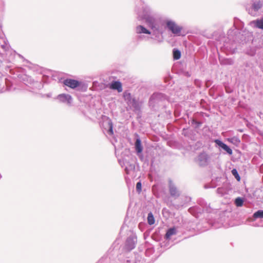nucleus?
<instances>
[{
    "instance_id": "16",
    "label": "nucleus",
    "mask_w": 263,
    "mask_h": 263,
    "mask_svg": "<svg viewBox=\"0 0 263 263\" xmlns=\"http://www.w3.org/2000/svg\"><path fill=\"white\" fill-rule=\"evenodd\" d=\"M135 148L138 153H141L143 150V147L141 143V140L139 138L136 139L135 142Z\"/></svg>"
},
{
    "instance_id": "27",
    "label": "nucleus",
    "mask_w": 263,
    "mask_h": 263,
    "mask_svg": "<svg viewBox=\"0 0 263 263\" xmlns=\"http://www.w3.org/2000/svg\"><path fill=\"white\" fill-rule=\"evenodd\" d=\"M214 142L217 146L221 147V148H223L226 145L225 143H224L221 140L218 139L215 140Z\"/></svg>"
},
{
    "instance_id": "2",
    "label": "nucleus",
    "mask_w": 263,
    "mask_h": 263,
    "mask_svg": "<svg viewBox=\"0 0 263 263\" xmlns=\"http://www.w3.org/2000/svg\"><path fill=\"white\" fill-rule=\"evenodd\" d=\"M166 26L168 29L174 34L179 35L182 30V28L178 26L174 21H167Z\"/></svg>"
},
{
    "instance_id": "17",
    "label": "nucleus",
    "mask_w": 263,
    "mask_h": 263,
    "mask_svg": "<svg viewBox=\"0 0 263 263\" xmlns=\"http://www.w3.org/2000/svg\"><path fill=\"white\" fill-rule=\"evenodd\" d=\"M221 64L222 65H232L234 61L231 59H219Z\"/></svg>"
},
{
    "instance_id": "14",
    "label": "nucleus",
    "mask_w": 263,
    "mask_h": 263,
    "mask_svg": "<svg viewBox=\"0 0 263 263\" xmlns=\"http://www.w3.org/2000/svg\"><path fill=\"white\" fill-rule=\"evenodd\" d=\"M161 96V93H155L150 98L149 100V103L151 105H152L158 99H159Z\"/></svg>"
},
{
    "instance_id": "32",
    "label": "nucleus",
    "mask_w": 263,
    "mask_h": 263,
    "mask_svg": "<svg viewBox=\"0 0 263 263\" xmlns=\"http://www.w3.org/2000/svg\"><path fill=\"white\" fill-rule=\"evenodd\" d=\"M46 96H47V97L49 98V97H50L51 96V94H50V93L47 94Z\"/></svg>"
},
{
    "instance_id": "25",
    "label": "nucleus",
    "mask_w": 263,
    "mask_h": 263,
    "mask_svg": "<svg viewBox=\"0 0 263 263\" xmlns=\"http://www.w3.org/2000/svg\"><path fill=\"white\" fill-rule=\"evenodd\" d=\"M243 200L240 197L236 198L235 201V203L237 206H241L243 204Z\"/></svg>"
},
{
    "instance_id": "11",
    "label": "nucleus",
    "mask_w": 263,
    "mask_h": 263,
    "mask_svg": "<svg viewBox=\"0 0 263 263\" xmlns=\"http://www.w3.org/2000/svg\"><path fill=\"white\" fill-rule=\"evenodd\" d=\"M64 84L71 88H75L79 86L80 83L79 81L72 79H66L64 81Z\"/></svg>"
},
{
    "instance_id": "21",
    "label": "nucleus",
    "mask_w": 263,
    "mask_h": 263,
    "mask_svg": "<svg viewBox=\"0 0 263 263\" xmlns=\"http://www.w3.org/2000/svg\"><path fill=\"white\" fill-rule=\"evenodd\" d=\"M253 217L256 218H263V210H258L253 214Z\"/></svg>"
},
{
    "instance_id": "3",
    "label": "nucleus",
    "mask_w": 263,
    "mask_h": 263,
    "mask_svg": "<svg viewBox=\"0 0 263 263\" xmlns=\"http://www.w3.org/2000/svg\"><path fill=\"white\" fill-rule=\"evenodd\" d=\"M3 53V54H1L2 56L4 57V59H5L8 63H10L13 61L16 54V52L12 49L10 48V47L8 48V49H7V50H6V51Z\"/></svg>"
},
{
    "instance_id": "15",
    "label": "nucleus",
    "mask_w": 263,
    "mask_h": 263,
    "mask_svg": "<svg viewBox=\"0 0 263 263\" xmlns=\"http://www.w3.org/2000/svg\"><path fill=\"white\" fill-rule=\"evenodd\" d=\"M177 233L176 229L175 228H172L169 229L165 234V238L166 239H170L171 237L174 235H175Z\"/></svg>"
},
{
    "instance_id": "22",
    "label": "nucleus",
    "mask_w": 263,
    "mask_h": 263,
    "mask_svg": "<svg viewBox=\"0 0 263 263\" xmlns=\"http://www.w3.org/2000/svg\"><path fill=\"white\" fill-rule=\"evenodd\" d=\"M173 57L174 59L175 60H178L181 57V52L180 51L176 49H174L173 50Z\"/></svg>"
},
{
    "instance_id": "30",
    "label": "nucleus",
    "mask_w": 263,
    "mask_h": 263,
    "mask_svg": "<svg viewBox=\"0 0 263 263\" xmlns=\"http://www.w3.org/2000/svg\"><path fill=\"white\" fill-rule=\"evenodd\" d=\"M125 100H129L131 99V95L129 93L125 92L124 94Z\"/></svg>"
},
{
    "instance_id": "4",
    "label": "nucleus",
    "mask_w": 263,
    "mask_h": 263,
    "mask_svg": "<svg viewBox=\"0 0 263 263\" xmlns=\"http://www.w3.org/2000/svg\"><path fill=\"white\" fill-rule=\"evenodd\" d=\"M102 126L107 130L108 134L110 135H113V125L111 120L109 118H105L102 123Z\"/></svg>"
},
{
    "instance_id": "6",
    "label": "nucleus",
    "mask_w": 263,
    "mask_h": 263,
    "mask_svg": "<svg viewBox=\"0 0 263 263\" xmlns=\"http://www.w3.org/2000/svg\"><path fill=\"white\" fill-rule=\"evenodd\" d=\"M10 47L8 41L3 34H0V54H3L4 52Z\"/></svg>"
},
{
    "instance_id": "19",
    "label": "nucleus",
    "mask_w": 263,
    "mask_h": 263,
    "mask_svg": "<svg viewBox=\"0 0 263 263\" xmlns=\"http://www.w3.org/2000/svg\"><path fill=\"white\" fill-rule=\"evenodd\" d=\"M23 80L26 85H28L29 84H31L32 83H34L31 78L26 75L24 76V78H23Z\"/></svg>"
},
{
    "instance_id": "13",
    "label": "nucleus",
    "mask_w": 263,
    "mask_h": 263,
    "mask_svg": "<svg viewBox=\"0 0 263 263\" xmlns=\"http://www.w3.org/2000/svg\"><path fill=\"white\" fill-rule=\"evenodd\" d=\"M110 87L113 89H117L119 92H121L122 90L121 83L119 81L112 82Z\"/></svg>"
},
{
    "instance_id": "1",
    "label": "nucleus",
    "mask_w": 263,
    "mask_h": 263,
    "mask_svg": "<svg viewBox=\"0 0 263 263\" xmlns=\"http://www.w3.org/2000/svg\"><path fill=\"white\" fill-rule=\"evenodd\" d=\"M141 9L142 10H140V8L137 9L138 18L139 20H145L147 24L152 30V38L158 42H161L162 41V32L158 20L151 15L150 9L144 4H141ZM136 31L138 34H151V32L141 25L136 27Z\"/></svg>"
},
{
    "instance_id": "5",
    "label": "nucleus",
    "mask_w": 263,
    "mask_h": 263,
    "mask_svg": "<svg viewBox=\"0 0 263 263\" xmlns=\"http://www.w3.org/2000/svg\"><path fill=\"white\" fill-rule=\"evenodd\" d=\"M137 243V238L135 236H132L128 237L126 240L125 247L127 250L130 251L134 249L136 247Z\"/></svg>"
},
{
    "instance_id": "10",
    "label": "nucleus",
    "mask_w": 263,
    "mask_h": 263,
    "mask_svg": "<svg viewBox=\"0 0 263 263\" xmlns=\"http://www.w3.org/2000/svg\"><path fill=\"white\" fill-rule=\"evenodd\" d=\"M208 155L205 153H202L198 156L197 161L201 166L205 165L208 162Z\"/></svg>"
},
{
    "instance_id": "29",
    "label": "nucleus",
    "mask_w": 263,
    "mask_h": 263,
    "mask_svg": "<svg viewBox=\"0 0 263 263\" xmlns=\"http://www.w3.org/2000/svg\"><path fill=\"white\" fill-rule=\"evenodd\" d=\"M142 184L140 182H138L136 184L137 191L140 193L141 191Z\"/></svg>"
},
{
    "instance_id": "23",
    "label": "nucleus",
    "mask_w": 263,
    "mask_h": 263,
    "mask_svg": "<svg viewBox=\"0 0 263 263\" xmlns=\"http://www.w3.org/2000/svg\"><path fill=\"white\" fill-rule=\"evenodd\" d=\"M189 212L193 215H194L195 216H196L195 215V212H197V213H201V211L202 212L203 211V210H201L200 209H199V211H198V207H193V208H191L189 209Z\"/></svg>"
},
{
    "instance_id": "28",
    "label": "nucleus",
    "mask_w": 263,
    "mask_h": 263,
    "mask_svg": "<svg viewBox=\"0 0 263 263\" xmlns=\"http://www.w3.org/2000/svg\"><path fill=\"white\" fill-rule=\"evenodd\" d=\"M222 149L226 151L229 155L232 154V150L226 144Z\"/></svg>"
},
{
    "instance_id": "31",
    "label": "nucleus",
    "mask_w": 263,
    "mask_h": 263,
    "mask_svg": "<svg viewBox=\"0 0 263 263\" xmlns=\"http://www.w3.org/2000/svg\"><path fill=\"white\" fill-rule=\"evenodd\" d=\"M34 84H35L36 86L40 85V84L39 83H38L37 82H35V83H34Z\"/></svg>"
},
{
    "instance_id": "18",
    "label": "nucleus",
    "mask_w": 263,
    "mask_h": 263,
    "mask_svg": "<svg viewBox=\"0 0 263 263\" xmlns=\"http://www.w3.org/2000/svg\"><path fill=\"white\" fill-rule=\"evenodd\" d=\"M135 169V165L128 163H126L125 168V171L126 174H128L130 171H133Z\"/></svg>"
},
{
    "instance_id": "24",
    "label": "nucleus",
    "mask_w": 263,
    "mask_h": 263,
    "mask_svg": "<svg viewBox=\"0 0 263 263\" xmlns=\"http://www.w3.org/2000/svg\"><path fill=\"white\" fill-rule=\"evenodd\" d=\"M230 142L234 144L237 145L238 143H240L239 139L236 137H234L231 138H229L228 140Z\"/></svg>"
},
{
    "instance_id": "12",
    "label": "nucleus",
    "mask_w": 263,
    "mask_h": 263,
    "mask_svg": "<svg viewBox=\"0 0 263 263\" xmlns=\"http://www.w3.org/2000/svg\"><path fill=\"white\" fill-rule=\"evenodd\" d=\"M169 189L170 193L172 196L178 197L179 195V191L173 183L172 181H169Z\"/></svg>"
},
{
    "instance_id": "8",
    "label": "nucleus",
    "mask_w": 263,
    "mask_h": 263,
    "mask_svg": "<svg viewBox=\"0 0 263 263\" xmlns=\"http://www.w3.org/2000/svg\"><path fill=\"white\" fill-rule=\"evenodd\" d=\"M57 98L60 102L67 103L68 105H70L72 101L71 96L68 94H60L57 96Z\"/></svg>"
},
{
    "instance_id": "7",
    "label": "nucleus",
    "mask_w": 263,
    "mask_h": 263,
    "mask_svg": "<svg viewBox=\"0 0 263 263\" xmlns=\"http://www.w3.org/2000/svg\"><path fill=\"white\" fill-rule=\"evenodd\" d=\"M262 3L260 1L254 2L252 5V7L248 9L249 13L252 15H255L256 14V12L259 11V10L262 7Z\"/></svg>"
},
{
    "instance_id": "9",
    "label": "nucleus",
    "mask_w": 263,
    "mask_h": 263,
    "mask_svg": "<svg viewBox=\"0 0 263 263\" xmlns=\"http://www.w3.org/2000/svg\"><path fill=\"white\" fill-rule=\"evenodd\" d=\"M249 25L253 28L263 30V18L251 21L249 23Z\"/></svg>"
},
{
    "instance_id": "20",
    "label": "nucleus",
    "mask_w": 263,
    "mask_h": 263,
    "mask_svg": "<svg viewBox=\"0 0 263 263\" xmlns=\"http://www.w3.org/2000/svg\"><path fill=\"white\" fill-rule=\"evenodd\" d=\"M147 222L150 225H152L155 223V219L152 213L151 212L148 214Z\"/></svg>"
},
{
    "instance_id": "26",
    "label": "nucleus",
    "mask_w": 263,
    "mask_h": 263,
    "mask_svg": "<svg viewBox=\"0 0 263 263\" xmlns=\"http://www.w3.org/2000/svg\"><path fill=\"white\" fill-rule=\"evenodd\" d=\"M232 174L238 181H239L240 180V177L236 169H235V168L233 169L232 170Z\"/></svg>"
}]
</instances>
